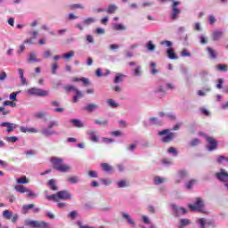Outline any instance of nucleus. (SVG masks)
I'll list each match as a JSON object with an SVG mask.
<instances>
[{
    "mask_svg": "<svg viewBox=\"0 0 228 228\" xmlns=\"http://www.w3.org/2000/svg\"><path fill=\"white\" fill-rule=\"evenodd\" d=\"M53 163V167L57 172H61L62 174H66L67 172H70L71 168L70 166L63 163V159L53 157L51 159Z\"/></svg>",
    "mask_w": 228,
    "mask_h": 228,
    "instance_id": "1",
    "label": "nucleus"
},
{
    "mask_svg": "<svg viewBox=\"0 0 228 228\" xmlns=\"http://www.w3.org/2000/svg\"><path fill=\"white\" fill-rule=\"evenodd\" d=\"M172 2L171 4V12L169 14V19L171 20H177L179 19V14L181 13V9L178 6H181V1L177 0H170Z\"/></svg>",
    "mask_w": 228,
    "mask_h": 228,
    "instance_id": "2",
    "label": "nucleus"
},
{
    "mask_svg": "<svg viewBox=\"0 0 228 228\" xmlns=\"http://www.w3.org/2000/svg\"><path fill=\"white\" fill-rule=\"evenodd\" d=\"M25 225L32 228H51V224L45 221L31 220L25 221Z\"/></svg>",
    "mask_w": 228,
    "mask_h": 228,
    "instance_id": "3",
    "label": "nucleus"
},
{
    "mask_svg": "<svg viewBox=\"0 0 228 228\" xmlns=\"http://www.w3.org/2000/svg\"><path fill=\"white\" fill-rule=\"evenodd\" d=\"M159 136H163L162 137L163 143H170V142H172V140L175 138V133L170 132V129H165L159 132Z\"/></svg>",
    "mask_w": 228,
    "mask_h": 228,
    "instance_id": "4",
    "label": "nucleus"
},
{
    "mask_svg": "<svg viewBox=\"0 0 228 228\" xmlns=\"http://www.w3.org/2000/svg\"><path fill=\"white\" fill-rule=\"evenodd\" d=\"M206 142H207V149L209 151V152H213V151H216L218 147V142L211 136H208L207 134H203Z\"/></svg>",
    "mask_w": 228,
    "mask_h": 228,
    "instance_id": "5",
    "label": "nucleus"
},
{
    "mask_svg": "<svg viewBox=\"0 0 228 228\" xmlns=\"http://www.w3.org/2000/svg\"><path fill=\"white\" fill-rule=\"evenodd\" d=\"M189 208H191V211L204 213V200H202V198H196L195 203L189 204Z\"/></svg>",
    "mask_w": 228,
    "mask_h": 228,
    "instance_id": "6",
    "label": "nucleus"
},
{
    "mask_svg": "<svg viewBox=\"0 0 228 228\" xmlns=\"http://www.w3.org/2000/svg\"><path fill=\"white\" fill-rule=\"evenodd\" d=\"M27 93L28 95H37L38 97H47L49 92L37 87H31L28 89Z\"/></svg>",
    "mask_w": 228,
    "mask_h": 228,
    "instance_id": "7",
    "label": "nucleus"
},
{
    "mask_svg": "<svg viewBox=\"0 0 228 228\" xmlns=\"http://www.w3.org/2000/svg\"><path fill=\"white\" fill-rule=\"evenodd\" d=\"M170 208L173 210L175 216H183V215H186V213H188V210L186 208L176 206L175 203H172L170 205Z\"/></svg>",
    "mask_w": 228,
    "mask_h": 228,
    "instance_id": "8",
    "label": "nucleus"
},
{
    "mask_svg": "<svg viewBox=\"0 0 228 228\" xmlns=\"http://www.w3.org/2000/svg\"><path fill=\"white\" fill-rule=\"evenodd\" d=\"M216 177L220 183H228V172L224 171V169H220V171L216 174Z\"/></svg>",
    "mask_w": 228,
    "mask_h": 228,
    "instance_id": "9",
    "label": "nucleus"
},
{
    "mask_svg": "<svg viewBox=\"0 0 228 228\" xmlns=\"http://www.w3.org/2000/svg\"><path fill=\"white\" fill-rule=\"evenodd\" d=\"M57 195L59 197V200H70V199H72V194L67 190L58 191Z\"/></svg>",
    "mask_w": 228,
    "mask_h": 228,
    "instance_id": "10",
    "label": "nucleus"
},
{
    "mask_svg": "<svg viewBox=\"0 0 228 228\" xmlns=\"http://www.w3.org/2000/svg\"><path fill=\"white\" fill-rule=\"evenodd\" d=\"M121 216L123 220H126L129 226L136 227V222L134 221L133 217H131L127 212H121Z\"/></svg>",
    "mask_w": 228,
    "mask_h": 228,
    "instance_id": "11",
    "label": "nucleus"
},
{
    "mask_svg": "<svg viewBox=\"0 0 228 228\" xmlns=\"http://www.w3.org/2000/svg\"><path fill=\"white\" fill-rule=\"evenodd\" d=\"M41 133L45 136V138H49L51 136H58L60 134V132L50 128H43Z\"/></svg>",
    "mask_w": 228,
    "mask_h": 228,
    "instance_id": "12",
    "label": "nucleus"
},
{
    "mask_svg": "<svg viewBox=\"0 0 228 228\" xmlns=\"http://www.w3.org/2000/svg\"><path fill=\"white\" fill-rule=\"evenodd\" d=\"M0 127H6V131L8 133H13V131L17 129V125L10 122H2L0 124Z\"/></svg>",
    "mask_w": 228,
    "mask_h": 228,
    "instance_id": "13",
    "label": "nucleus"
},
{
    "mask_svg": "<svg viewBox=\"0 0 228 228\" xmlns=\"http://www.w3.org/2000/svg\"><path fill=\"white\" fill-rule=\"evenodd\" d=\"M177 179L175 180V183L179 184L181 183H183V179H186V177H188V171L184 170V169H181L177 172Z\"/></svg>",
    "mask_w": 228,
    "mask_h": 228,
    "instance_id": "14",
    "label": "nucleus"
},
{
    "mask_svg": "<svg viewBox=\"0 0 228 228\" xmlns=\"http://www.w3.org/2000/svg\"><path fill=\"white\" fill-rule=\"evenodd\" d=\"M86 134L94 143L99 142V135H97V131L95 130H87Z\"/></svg>",
    "mask_w": 228,
    "mask_h": 228,
    "instance_id": "15",
    "label": "nucleus"
},
{
    "mask_svg": "<svg viewBox=\"0 0 228 228\" xmlns=\"http://www.w3.org/2000/svg\"><path fill=\"white\" fill-rule=\"evenodd\" d=\"M153 94H155V95H159V97L161 99V97H165V95H167V89H165L164 86H158L153 90Z\"/></svg>",
    "mask_w": 228,
    "mask_h": 228,
    "instance_id": "16",
    "label": "nucleus"
},
{
    "mask_svg": "<svg viewBox=\"0 0 228 228\" xmlns=\"http://www.w3.org/2000/svg\"><path fill=\"white\" fill-rule=\"evenodd\" d=\"M28 63H40L41 59L37 58V53L35 52H30L27 59Z\"/></svg>",
    "mask_w": 228,
    "mask_h": 228,
    "instance_id": "17",
    "label": "nucleus"
},
{
    "mask_svg": "<svg viewBox=\"0 0 228 228\" xmlns=\"http://www.w3.org/2000/svg\"><path fill=\"white\" fill-rule=\"evenodd\" d=\"M222 37H224V31L222 30H214L212 33V40L214 42H218Z\"/></svg>",
    "mask_w": 228,
    "mask_h": 228,
    "instance_id": "18",
    "label": "nucleus"
},
{
    "mask_svg": "<svg viewBox=\"0 0 228 228\" xmlns=\"http://www.w3.org/2000/svg\"><path fill=\"white\" fill-rule=\"evenodd\" d=\"M75 95L73 96V102H78L79 99H83L85 97V94L79 89H75Z\"/></svg>",
    "mask_w": 228,
    "mask_h": 228,
    "instance_id": "19",
    "label": "nucleus"
},
{
    "mask_svg": "<svg viewBox=\"0 0 228 228\" xmlns=\"http://www.w3.org/2000/svg\"><path fill=\"white\" fill-rule=\"evenodd\" d=\"M167 58H169V60H179V57L175 53V51L174 50V48H168L167 50Z\"/></svg>",
    "mask_w": 228,
    "mask_h": 228,
    "instance_id": "20",
    "label": "nucleus"
},
{
    "mask_svg": "<svg viewBox=\"0 0 228 228\" xmlns=\"http://www.w3.org/2000/svg\"><path fill=\"white\" fill-rule=\"evenodd\" d=\"M84 110H86V111H88V113H93V111H95V110H99V105L95 103H89L84 107Z\"/></svg>",
    "mask_w": 228,
    "mask_h": 228,
    "instance_id": "21",
    "label": "nucleus"
},
{
    "mask_svg": "<svg viewBox=\"0 0 228 228\" xmlns=\"http://www.w3.org/2000/svg\"><path fill=\"white\" fill-rule=\"evenodd\" d=\"M69 121L73 124L74 127H77L78 129L85 127V124H83L79 119L71 118Z\"/></svg>",
    "mask_w": 228,
    "mask_h": 228,
    "instance_id": "22",
    "label": "nucleus"
},
{
    "mask_svg": "<svg viewBox=\"0 0 228 228\" xmlns=\"http://www.w3.org/2000/svg\"><path fill=\"white\" fill-rule=\"evenodd\" d=\"M20 130L21 133H38V129L35 127L20 126Z\"/></svg>",
    "mask_w": 228,
    "mask_h": 228,
    "instance_id": "23",
    "label": "nucleus"
},
{
    "mask_svg": "<svg viewBox=\"0 0 228 228\" xmlns=\"http://www.w3.org/2000/svg\"><path fill=\"white\" fill-rule=\"evenodd\" d=\"M149 122L151 126H163V121L156 117L150 118Z\"/></svg>",
    "mask_w": 228,
    "mask_h": 228,
    "instance_id": "24",
    "label": "nucleus"
},
{
    "mask_svg": "<svg viewBox=\"0 0 228 228\" xmlns=\"http://www.w3.org/2000/svg\"><path fill=\"white\" fill-rule=\"evenodd\" d=\"M153 183L156 186H159V184H163L164 183H167V178L161 176H154Z\"/></svg>",
    "mask_w": 228,
    "mask_h": 228,
    "instance_id": "25",
    "label": "nucleus"
},
{
    "mask_svg": "<svg viewBox=\"0 0 228 228\" xmlns=\"http://www.w3.org/2000/svg\"><path fill=\"white\" fill-rule=\"evenodd\" d=\"M117 10H118V6H117V4H110L108 7H107V13H109L110 15H113V13H115V12H117Z\"/></svg>",
    "mask_w": 228,
    "mask_h": 228,
    "instance_id": "26",
    "label": "nucleus"
},
{
    "mask_svg": "<svg viewBox=\"0 0 228 228\" xmlns=\"http://www.w3.org/2000/svg\"><path fill=\"white\" fill-rule=\"evenodd\" d=\"M113 29H115V31H126L127 28L122 23H114Z\"/></svg>",
    "mask_w": 228,
    "mask_h": 228,
    "instance_id": "27",
    "label": "nucleus"
},
{
    "mask_svg": "<svg viewBox=\"0 0 228 228\" xmlns=\"http://www.w3.org/2000/svg\"><path fill=\"white\" fill-rule=\"evenodd\" d=\"M81 181V178L77 175H73L68 178V183H70V184H77Z\"/></svg>",
    "mask_w": 228,
    "mask_h": 228,
    "instance_id": "28",
    "label": "nucleus"
},
{
    "mask_svg": "<svg viewBox=\"0 0 228 228\" xmlns=\"http://www.w3.org/2000/svg\"><path fill=\"white\" fill-rule=\"evenodd\" d=\"M101 167H102V169L103 170V172H107L108 174H110V172H111L113 170V167H111L108 163H102Z\"/></svg>",
    "mask_w": 228,
    "mask_h": 228,
    "instance_id": "29",
    "label": "nucleus"
},
{
    "mask_svg": "<svg viewBox=\"0 0 228 228\" xmlns=\"http://www.w3.org/2000/svg\"><path fill=\"white\" fill-rule=\"evenodd\" d=\"M124 77H126V75L122 73H118L114 78V83L117 85L118 83H122L124 81Z\"/></svg>",
    "mask_w": 228,
    "mask_h": 228,
    "instance_id": "30",
    "label": "nucleus"
},
{
    "mask_svg": "<svg viewBox=\"0 0 228 228\" xmlns=\"http://www.w3.org/2000/svg\"><path fill=\"white\" fill-rule=\"evenodd\" d=\"M133 76L134 77H140L142 76V66L138 65L133 71Z\"/></svg>",
    "mask_w": 228,
    "mask_h": 228,
    "instance_id": "31",
    "label": "nucleus"
},
{
    "mask_svg": "<svg viewBox=\"0 0 228 228\" xmlns=\"http://www.w3.org/2000/svg\"><path fill=\"white\" fill-rule=\"evenodd\" d=\"M107 104H108V106H110V108H118V106H120V104L113 99H108Z\"/></svg>",
    "mask_w": 228,
    "mask_h": 228,
    "instance_id": "32",
    "label": "nucleus"
},
{
    "mask_svg": "<svg viewBox=\"0 0 228 228\" xmlns=\"http://www.w3.org/2000/svg\"><path fill=\"white\" fill-rule=\"evenodd\" d=\"M94 124H96V126H102L103 127H108L110 121L108 119H104L102 121L95 119Z\"/></svg>",
    "mask_w": 228,
    "mask_h": 228,
    "instance_id": "33",
    "label": "nucleus"
},
{
    "mask_svg": "<svg viewBox=\"0 0 228 228\" xmlns=\"http://www.w3.org/2000/svg\"><path fill=\"white\" fill-rule=\"evenodd\" d=\"M48 186H49L50 190H53V191H58V187L56 186V180H54V179L49 180Z\"/></svg>",
    "mask_w": 228,
    "mask_h": 228,
    "instance_id": "34",
    "label": "nucleus"
},
{
    "mask_svg": "<svg viewBox=\"0 0 228 228\" xmlns=\"http://www.w3.org/2000/svg\"><path fill=\"white\" fill-rule=\"evenodd\" d=\"M207 52L208 53L209 58L211 60H216V52L211 47H207Z\"/></svg>",
    "mask_w": 228,
    "mask_h": 228,
    "instance_id": "35",
    "label": "nucleus"
},
{
    "mask_svg": "<svg viewBox=\"0 0 228 228\" xmlns=\"http://www.w3.org/2000/svg\"><path fill=\"white\" fill-rule=\"evenodd\" d=\"M69 10H85L83 4H72L69 5Z\"/></svg>",
    "mask_w": 228,
    "mask_h": 228,
    "instance_id": "36",
    "label": "nucleus"
},
{
    "mask_svg": "<svg viewBox=\"0 0 228 228\" xmlns=\"http://www.w3.org/2000/svg\"><path fill=\"white\" fill-rule=\"evenodd\" d=\"M97 20L94 17H89L86 18L83 20V24H85V26H90V24H94V22H95Z\"/></svg>",
    "mask_w": 228,
    "mask_h": 228,
    "instance_id": "37",
    "label": "nucleus"
},
{
    "mask_svg": "<svg viewBox=\"0 0 228 228\" xmlns=\"http://www.w3.org/2000/svg\"><path fill=\"white\" fill-rule=\"evenodd\" d=\"M45 199H47V200H53V202H58L60 200L58 197V192L52 195H46Z\"/></svg>",
    "mask_w": 228,
    "mask_h": 228,
    "instance_id": "38",
    "label": "nucleus"
},
{
    "mask_svg": "<svg viewBox=\"0 0 228 228\" xmlns=\"http://www.w3.org/2000/svg\"><path fill=\"white\" fill-rule=\"evenodd\" d=\"M150 67H151V74H152V76H156V74H158V72H159L158 70V69H156V62H154V61L151 62Z\"/></svg>",
    "mask_w": 228,
    "mask_h": 228,
    "instance_id": "39",
    "label": "nucleus"
},
{
    "mask_svg": "<svg viewBox=\"0 0 228 228\" xmlns=\"http://www.w3.org/2000/svg\"><path fill=\"white\" fill-rule=\"evenodd\" d=\"M118 188H127L129 186V183L126 180H120L117 182Z\"/></svg>",
    "mask_w": 228,
    "mask_h": 228,
    "instance_id": "40",
    "label": "nucleus"
},
{
    "mask_svg": "<svg viewBox=\"0 0 228 228\" xmlns=\"http://www.w3.org/2000/svg\"><path fill=\"white\" fill-rule=\"evenodd\" d=\"M146 48H147L148 51L152 53V52H154L156 50V45L152 43V41H149L146 44Z\"/></svg>",
    "mask_w": 228,
    "mask_h": 228,
    "instance_id": "41",
    "label": "nucleus"
},
{
    "mask_svg": "<svg viewBox=\"0 0 228 228\" xmlns=\"http://www.w3.org/2000/svg\"><path fill=\"white\" fill-rule=\"evenodd\" d=\"M13 215L12 214V212L10 210H4L3 212V218H5V220H12V216Z\"/></svg>",
    "mask_w": 228,
    "mask_h": 228,
    "instance_id": "42",
    "label": "nucleus"
},
{
    "mask_svg": "<svg viewBox=\"0 0 228 228\" xmlns=\"http://www.w3.org/2000/svg\"><path fill=\"white\" fill-rule=\"evenodd\" d=\"M190 224H191L190 219H181L179 227L180 228H184V227H186V225H190Z\"/></svg>",
    "mask_w": 228,
    "mask_h": 228,
    "instance_id": "43",
    "label": "nucleus"
},
{
    "mask_svg": "<svg viewBox=\"0 0 228 228\" xmlns=\"http://www.w3.org/2000/svg\"><path fill=\"white\" fill-rule=\"evenodd\" d=\"M216 69L220 71V72H227L228 70V65L227 64H218L216 66Z\"/></svg>",
    "mask_w": 228,
    "mask_h": 228,
    "instance_id": "44",
    "label": "nucleus"
},
{
    "mask_svg": "<svg viewBox=\"0 0 228 228\" xmlns=\"http://www.w3.org/2000/svg\"><path fill=\"white\" fill-rule=\"evenodd\" d=\"M196 183L197 180L192 179L185 183V188H187L188 190H191V188H193V185H195Z\"/></svg>",
    "mask_w": 228,
    "mask_h": 228,
    "instance_id": "45",
    "label": "nucleus"
},
{
    "mask_svg": "<svg viewBox=\"0 0 228 228\" xmlns=\"http://www.w3.org/2000/svg\"><path fill=\"white\" fill-rule=\"evenodd\" d=\"M27 189L28 188L24 187V185H16L14 187V190H16V191H19V193H26Z\"/></svg>",
    "mask_w": 228,
    "mask_h": 228,
    "instance_id": "46",
    "label": "nucleus"
},
{
    "mask_svg": "<svg viewBox=\"0 0 228 228\" xmlns=\"http://www.w3.org/2000/svg\"><path fill=\"white\" fill-rule=\"evenodd\" d=\"M36 118H45V120H47L45 117H47V112L45 111H39L35 114Z\"/></svg>",
    "mask_w": 228,
    "mask_h": 228,
    "instance_id": "47",
    "label": "nucleus"
},
{
    "mask_svg": "<svg viewBox=\"0 0 228 228\" xmlns=\"http://www.w3.org/2000/svg\"><path fill=\"white\" fill-rule=\"evenodd\" d=\"M58 126H60V123L56 120H53L48 123L47 128L53 129V127H58Z\"/></svg>",
    "mask_w": 228,
    "mask_h": 228,
    "instance_id": "48",
    "label": "nucleus"
},
{
    "mask_svg": "<svg viewBox=\"0 0 228 228\" xmlns=\"http://www.w3.org/2000/svg\"><path fill=\"white\" fill-rule=\"evenodd\" d=\"M74 54H76V53L74 51H70L67 53H64L62 58H64V60H70V58H74Z\"/></svg>",
    "mask_w": 228,
    "mask_h": 228,
    "instance_id": "49",
    "label": "nucleus"
},
{
    "mask_svg": "<svg viewBox=\"0 0 228 228\" xmlns=\"http://www.w3.org/2000/svg\"><path fill=\"white\" fill-rule=\"evenodd\" d=\"M4 140L8 142V143H15V142L19 141V137L17 136H10V137H5Z\"/></svg>",
    "mask_w": 228,
    "mask_h": 228,
    "instance_id": "50",
    "label": "nucleus"
},
{
    "mask_svg": "<svg viewBox=\"0 0 228 228\" xmlns=\"http://www.w3.org/2000/svg\"><path fill=\"white\" fill-rule=\"evenodd\" d=\"M197 224L200 225V228H206V218L198 219Z\"/></svg>",
    "mask_w": 228,
    "mask_h": 228,
    "instance_id": "51",
    "label": "nucleus"
},
{
    "mask_svg": "<svg viewBox=\"0 0 228 228\" xmlns=\"http://www.w3.org/2000/svg\"><path fill=\"white\" fill-rule=\"evenodd\" d=\"M33 208H35V204H28V205L22 206V209L24 213H28V211H29V209H33Z\"/></svg>",
    "mask_w": 228,
    "mask_h": 228,
    "instance_id": "52",
    "label": "nucleus"
},
{
    "mask_svg": "<svg viewBox=\"0 0 228 228\" xmlns=\"http://www.w3.org/2000/svg\"><path fill=\"white\" fill-rule=\"evenodd\" d=\"M77 211L73 210L71 212L69 213L68 216L69 218H70L71 220H76V218H77Z\"/></svg>",
    "mask_w": 228,
    "mask_h": 228,
    "instance_id": "53",
    "label": "nucleus"
},
{
    "mask_svg": "<svg viewBox=\"0 0 228 228\" xmlns=\"http://www.w3.org/2000/svg\"><path fill=\"white\" fill-rule=\"evenodd\" d=\"M197 145H200V140L199 138H195L190 142L191 147H197Z\"/></svg>",
    "mask_w": 228,
    "mask_h": 228,
    "instance_id": "54",
    "label": "nucleus"
},
{
    "mask_svg": "<svg viewBox=\"0 0 228 228\" xmlns=\"http://www.w3.org/2000/svg\"><path fill=\"white\" fill-rule=\"evenodd\" d=\"M77 88H76L74 86H72V85H68V86H64V90L66 91V92H76V90H77Z\"/></svg>",
    "mask_w": 228,
    "mask_h": 228,
    "instance_id": "55",
    "label": "nucleus"
},
{
    "mask_svg": "<svg viewBox=\"0 0 228 228\" xmlns=\"http://www.w3.org/2000/svg\"><path fill=\"white\" fill-rule=\"evenodd\" d=\"M225 159H226V157L224 156V155H221V156L217 157V159H216V161L217 165H222V164H224V162L225 161Z\"/></svg>",
    "mask_w": 228,
    "mask_h": 228,
    "instance_id": "56",
    "label": "nucleus"
},
{
    "mask_svg": "<svg viewBox=\"0 0 228 228\" xmlns=\"http://www.w3.org/2000/svg\"><path fill=\"white\" fill-rule=\"evenodd\" d=\"M200 42L202 45H206V44H208V37H206V35L202 34L200 37Z\"/></svg>",
    "mask_w": 228,
    "mask_h": 228,
    "instance_id": "57",
    "label": "nucleus"
},
{
    "mask_svg": "<svg viewBox=\"0 0 228 228\" xmlns=\"http://www.w3.org/2000/svg\"><path fill=\"white\" fill-rule=\"evenodd\" d=\"M20 94V91L14 92L9 95L10 101H17V95Z\"/></svg>",
    "mask_w": 228,
    "mask_h": 228,
    "instance_id": "58",
    "label": "nucleus"
},
{
    "mask_svg": "<svg viewBox=\"0 0 228 228\" xmlns=\"http://www.w3.org/2000/svg\"><path fill=\"white\" fill-rule=\"evenodd\" d=\"M166 117L169 118V120H172L173 122H175L177 120V116H175V113H167Z\"/></svg>",
    "mask_w": 228,
    "mask_h": 228,
    "instance_id": "59",
    "label": "nucleus"
},
{
    "mask_svg": "<svg viewBox=\"0 0 228 228\" xmlns=\"http://www.w3.org/2000/svg\"><path fill=\"white\" fill-rule=\"evenodd\" d=\"M200 76L201 79H205V81H208V76H209V73L207 70H202L200 73Z\"/></svg>",
    "mask_w": 228,
    "mask_h": 228,
    "instance_id": "60",
    "label": "nucleus"
},
{
    "mask_svg": "<svg viewBox=\"0 0 228 228\" xmlns=\"http://www.w3.org/2000/svg\"><path fill=\"white\" fill-rule=\"evenodd\" d=\"M18 184H28V178L26 176H22L19 179H17Z\"/></svg>",
    "mask_w": 228,
    "mask_h": 228,
    "instance_id": "61",
    "label": "nucleus"
},
{
    "mask_svg": "<svg viewBox=\"0 0 228 228\" xmlns=\"http://www.w3.org/2000/svg\"><path fill=\"white\" fill-rule=\"evenodd\" d=\"M181 56L183 58H190V56H191V53H190V52H188L187 49H183L182 52H181Z\"/></svg>",
    "mask_w": 228,
    "mask_h": 228,
    "instance_id": "62",
    "label": "nucleus"
},
{
    "mask_svg": "<svg viewBox=\"0 0 228 228\" xmlns=\"http://www.w3.org/2000/svg\"><path fill=\"white\" fill-rule=\"evenodd\" d=\"M3 106H11V108H15V106H17V103L12 101H5L4 102Z\"/></svg>",
    "mask_w": 228,
    "mask_h": 228,
    "instance_id": "63",
    "label": "nucleus"
},
{
    "mask_svg": "<svg viewBox=\"0 0 228 228\" xmlns=\"http://www.w3.org/2000/svg\"><path fill=\"white\" fill-rule=\"evenodd\" d=\"M167 152L169 154H173V156H177L178 152H177V150L174 147H170L168 150H167Z\"/></svg>",
    "mask_w": 228,
    "mask_h": 228,
    "instance_id": "64",
    "label": "nucleus"
}]
</instances>
